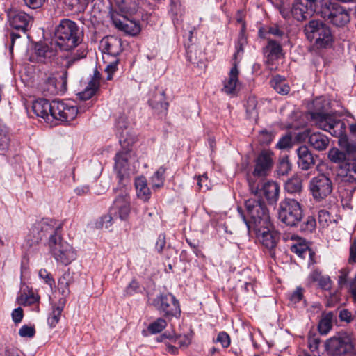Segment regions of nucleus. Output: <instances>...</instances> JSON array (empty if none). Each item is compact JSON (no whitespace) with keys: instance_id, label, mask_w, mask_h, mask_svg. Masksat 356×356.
Here are the masks:
<instances>
[{"instance_id":"nucleus-35","label":"nucleus","mask_w":356,"mask_h":356,"mask_svg":"<svg viewBox=\"0 0 356 356\" xmlns=\"http://www.w3.org/2000/svg\"><path fill=\"white\" fill-rule=\"evenodd\" d=\"M334 314L332 312L323 313L318 325V329L321 334H327L332 327Z\"/></svg>"},{"instance_id":"nucleus-20","label":"nucleus","mask_w":356,"mask_h":356,"mask_svg":"<svg viewBox=\"0 0 356 356\" xmlns=\"http://www.w3.org/2000/svg\"><path fill=\"white\" fill-rule=\"evenodd\" d=\"M237 61H234L232 67L229 73V78L224 81V86L222 91L231 97L236 96L239 89L238 85V74L239 70L238 69Z\"/></svg>"},{"instance_id":"nucleus-14","label":"nucleus","mask_w":356,"mask_h":356,"mask_svg":"<svg viewBox=\"0 0 356 356\" xmlns=\"http://www.w3.org/2000/svg\"><path fill=\"white\" fill-rule=\"evenodd\" d=\"M272 225L267 227H259L258 229H252L257 234V238L261 244L266 247L272 257H275V248L280 239L279 234L271 229Z\"/></svg>"},{"instance_id":"nucleus-58","label":"nucleus","mask_w":356,"mask_h":356,"mask_svg":"<svg viewBox=\"0 0 356 356\" xmlns=\"http://www.w3.org/2000/svg\"><path fill=\"white\" fill-rule=\"evenodd\" d=\"M119 60L118 58H114V60L111 61L106 67L105 72L107 73L106 79L111 80L113 74L117 71Z\"/></svg>"},{"instance_id":"nucleus-46","label":"nucleus","mask_w":356,"mask_h":356,"mask_svg":"<svg viewBox=\"0 0 356 356\" xmlns=\"http://www.w3.org/2000/svg\"><path fill=\"white\" fill-rule=\"evenodd\" d=\"M40 296L32 291H29L28 293H24L18 298L19 302L24 306L38 304Z\"/></svg>"},{"instance_id":"nucleus-29","label":"nucleus","mask_w":356,"mask_h":356,"mask_svg":"<svg viewBox=\"0 0 356 356\" xmlns=\"http://www.w3.org/2000/svg\"><path fill=\"white\" fill-rule=\"evenodd\" d=\"M309 145L317 151H323L330 144L329 138L321 132H314L309 136Z\"/></svg>"},{"instance_id":"nucleus-52","label":"nucleus","mask_w":356,"mask_h":356,"mask_svg":"<svg viewBox=\"0 0 356 356\" xmlns=\"http://www.w3.org/2000/svg\"><path fill=\"white\" fill-rule=\"evenodd\" d=\"M316 222L313 216H308L306 220L300 225V230L305 233H312L316 228Z\"/></svg>"},{"instance_id":"nucleus-64","label":"nucleus","mask_w":356,"mask_h":356,"mask_svg":"<svg viewBox=\"0 0 356 356\" xmlns=\"http://www.w3.org/2000/svg\"><path fill=\"white\" fill-rule=\"evenodd\" d=\"M24 317L23 309L21 307L15 309L12 312V319L15 323H19Z\"/></svg>"},{"instance_id":"nucleus-4","label":"nucleus","mask_w":356,"mask_h":356,"mask_svg":"<svg viewBox=\"0 0 356 356\" xmlns=\"http://www.w3.org/2000/svg\"><path fill=\"white\" fill-rule=\"evenodd\" d=\"M307 38L318 49L332 47L334 37L328 25L319 19L310 20L304 27Z\"/></svg>"},{"instance_id":"nucleus-18","label":"nucleus","mask_w":356,"mask_h":356,"mask_svg":"<svg viewBox=\"0 0 356 356\" xmlns=\"http://www.w3.org/2000/svg\"><path fill=\"white\" fill-rule=\"evenodd\" d=\"M273 154L267 150L261 151L255 159L253 175L255 177H266L271 171L273 164Z\"/></svg>"},{"instance_id":"nucleus-7","label":"nucleus","mask_w":356,"mask_h":356,"mask_svg":"<svg viewBox=\"0 0 356 356\" xmlns=\"http://www.w3.org/2000/svg\"><path fill=\"white\" fill-rule=\"evenodd\" d=\"M47 245L52 256L62 264L68 265L76 259V254L72 246L63 240L61 230L49 240Z\"/></svg>"},{"instance_id":"nucleus-3","label":"nucleus","mask_w":356,"mask_h":356,"mask_svg":"<svg viewBox=\"0 0 356 356\" xmlns=\"http://www.w3.org/2000/svg\"><path fill=\"white\" fill-rule=\"evenodd\" d=\"M62 223L55 219L42 218L32 225L24 245L31 248L37 246L43 238L51 240L56 233L62 229Z\"/></svg>"},{"instance_id":"nucleus-57","label":"nucleus","mask_w":356,"mask_h":356,"mask_svg":"<svg viewBox=\"0 0 356 356\" xmlns=\"http://www.w3.org/2000/svg\"><path fill=\"white\" fill-rule=\"evenodd\" d=\"M213 342L220 343L223 348H227L230 345V337L227 332L222 331L218 334Z\"/></svg>"},{"instance_id":"nucleus-25","label":"nucleus","mask_w":356,"mask_h":356,"mask_svg":"<svg viewBox=\"0 0 356 356\" xmlns=\"http://www.w3.org/2000/svg\"><path fill=\"white\" fill-rule=\"evenodd\" d=\"M115 26L120 30L130 35H136L140 31V24L136 21L129 19V17L123 18L122 20L115 17H112Z\"/></svg>"},{"instance_id":"nucleus-23","label":"nucleus","mask_w":356,"mask_h":356,"mask_svg":"<svg viewBox=\"0 0 356 356\" xmlns=\"http://www.w3.org/2000/svg\"><path fill=\"white\" fill-rule=\"evenodd\" d=\"M263 53L266 58V63L273 65L275 60L281 58L282 47L279 42L268 39V44L263 48Z\"/></svg>"},{"instance_id":"nucleus-62","label":"nucleus","mask_w":356,"mask_h":356,"mask_svg":"<svg viewBox=\"0 0 356 356\" xmlns=\"http://www.w3.org/2000/svg\"><path fill=\"white\" fill-rule=\"evenodd\" d=\"M318 222L322 227L328 225V222L330 221V215L328 211L322 209L318 212Z\"/></svg>"},{"instance_id":"nucleus-33","label":"nucleus","mask_w":356,"mask_h":356,"mask_svg":"<svg viewBox=\"0 0 356 356\" xmlns=\"http://www.w3.org/2000/svg\"><path fill=\"white\" fill-rule=\"evenodd\" d=\"M135 187L138 198L147 202L151 197V192L147 186V180L144 177H139L135 179Z\"/></svg>"},{"instance_id":"nucleus-8","label":"nucleus","mask_w":356,"mask_h":356,"mask_svg":"<svg viewBox=\"0 0 356 356\" xmlns=\"http://www.w3.org/2000/svg\"><path fill=\"white\" fill-rule=\"evenodd\" d=\"M152 305L165 319L179 318L181 309L178 300L172 293H161L152 300Z\"/></svg>"},{"instance_id":"nucleus-28","label":"nucleus","mask_w":356,"mask_h":356,"mask_svg":"<svg viewBox=\"0 0 356 356\" xmlns=\"http://www.w3.org/2000/svg\"><path fill=\"white\" fill-rule=\"evenodd\" d=\"M100 73L95 70L92 79L88 82V86L85 90L79 93V97L81 99L86 100L90 99L98 90L99 86Z\"/></svg>"},{"instance_id":"nucleus-2","label":"nucleus","mask_w":356,"mask_h":356,"mask_svg":"<svg viewBox=\"0 0 356 356\" xmlns=\"http://www.w3.org/2000/svg\"><path fill=\"white\" fill-rule=\"evenodd\" d=\"M81 33L77 24L68 19H62L54 31L51 39L60 50L70 51L81 43Z\"/></svg>"},{"instance_id":"nucleus-41","label":"nucleus","mask_w":356,"mask_h":356,"mask_svg":"<svg viewBox=\"0 0 356 356\" xmlns=\"http://www.w3.org/2000/svg\"><path fill=\"white\" fill-rule=\"evenodd\" d=\"M270 86L279 94L286 95L289 92L290 88L280 76H276L270 81Z\"/></svg>"},{"instance_id":"nucleus-26","label":"nucleus","mask_w":356,"mask_h":356,"mask_svg":"<svg viewBox=\"0 0 356 356\" xmlns=\"http://www.w3.org/2000/svg\"><path fill=\"white\" fill-rule=\"evenodd\" d=\"M53 108V101L49 102L46 99H38L33 102L32 110L38 117L44 120H49Z\"/></svg>"},{"instance_id":"nucleus-30","label":"nucleus","mask_w":356,"mask_h":356,"mask_svg":"<svg viewBox=\"0 0 356 356\" xmlns=\"http://www.w3.org/2000/svg\"><path fill=\"white\" fill-rule=\"evenodd\" d=\"M261 192L269 204H274L278 200L280 187L276 182L267 181L264 184Z\"/></svg>"},{"instance_id":"nucleus-12","label":"nucleus","mask_w":356,"mask_h":356,"mask_svg":"<svg viewBox=\"0 0 356 356\" xmlns=\"http://www.w3.org/2000/svg\"><path fill=\"white\" fill-rule=\"evenodd\" d=\"M67 72L56 76L49 75L42 84V92L44 95H56L63 94L67 90Z\"/></svg>"},{"instance_id":"nucleus-38","label":"nucleus","mask_w":356,"mask_h":356,"mask_svg":"<svg viewBox=\"0 0 356 356\" xmlns=\"http://www.w3.org/2000/svg\"><path fill=\"white\" fill-rule=\"evenodd\" d=\"M10 136L8 127L0 118V151L6 152L10 145Z\"/></svg>"},{"instance_id":"nucleus-55","label":"nucleus","mask_w":356,"mask_h":356,"mask_svg":"<svg viewBox=\"0 0 356 356\" xmlns=\"http://www.w3.org/2000/svg\"><path fill=\"white\" fill-rule=\"evenodd\" d=\"M197 185L200 191H208L211 189V185L208 180V177L206 173L197 177Z\"/></svg>"},{"instance_id":"nucleus-37","label":"nucleus","mask_w":356,"mask_h":356,"mask_svg":"<svg viewBox=\"0 0 356 356\" xmlns=\"http://www.w3.org/2000/svg\"><path fill=\"white\" fill-rule=\"evenodd\" d=\"M136 11V5L135 3H129L127 0H122L118 6V13L123 18L131 17Z\"/></svg>"},{"instance_id":"nucleus-48","label":"nucleus","mask_w":356,"mask_h":356,"mask_svg":"<svg viewBox=\"0 0 356 356\" xmlns=\"http://www.w3.org/2000/svg\"><path fill=\"white\" fill-rule=\"evenodd\" d=\"M167 326V321L164 317L158 318L156 320L151 323L147 330L151 334H156L161 332Z\"/></svg>"},{"instance_id":"nucleus-1","label":"nucleus","mask_w":356,"mask_h":356,"mask_svg":"<svg viewBox=\"0 0 356 356\" xmlns=\"http://www.w3.org/2000/svg\"><path fill=\"white\" fill-rule=\"evenodd\" d=\"M245 206L248 218L241 207H238V212L248 231L271 225L269 211L263 200L256 197L250 198L245 200Z\"/></svg>"},{"instance_id":"nucleus-47","label":"nucleus","mask_w":356,"mask_h":356,"mask_svg":"<svg viewBox=\"0 0 356 356\" xmlns=\"http://www.w3.org/2000/svg\"><path fill=\"white\" fill-rule=\"evenodd\" d=\"M291 170V163L287 156L280 159L277 167V173L279 176H283L289 174Z\"/></svg>"},{"instance_id":"nucleus-51","label":"nucleus","mask_w":356,"mask_h":356,"mask_svg":"<svg viewBox=\"0 0 356 356\" xmlns=\"http://www.w3.org/2000/svg\"><path fill=\"white\" fill-rule=\"evenodd\" d=\"M129 126L127 117L124 115H120L115 121V127L117 131L120 135H122L123 131L127 130Z\"/></svg>"},{"instance_id":"nucleus-5","label":"nucleus","mask_w":356,"mask_h":356,"mask_svg":"<svg viewBox=\"0 0 356 356\" xmlns=\"http://www.w3.org/2000/svg\"><path fill=\"white\" fill-rule=\"evenodd\" d=\"M318 15L325 22L336 26H343L350 21V14L346 8L337 2L325 0L321 4Z\"/></svg>"},{"instance_id":"nucleus-9","label":"nucleus","mask_w":356,"mask_h":356,"mask_svg":"<svg viewBox=\"0 0 356 356\" xmlns=\"http://www.w3.org/2000/svg\"><path fill=\"white\" fill-rule=\"evenodd\" d=\"M325 350L334 356L348 355L354 350L353 338L346 332H339L325 342Z\"/></svg>"},{"instance_id":"nucleus-11","label":"nucleus","mask_w":356,"mask_h":356,"mask_svg":"<svg viewBox=\"0 0 356 356\" xmlns=\"http://www.w3.org/2000/svg\"><path fill=\"white\" fill-rule=\"evenodd\" d=\"M325 0H294L291 14L294 19L302 22L311 17Z\"/></svg>"},{"instance_id":"nucleus-27","label":"nucleus","mask_w":356,"mask_h":356,"mask_svg":"<svg viewBox=\"0 0 356 356\" xmlns=\"http://www.w3.org/2000/svg\"><path fill=\"white\" fill-rule=\"evenodd\" d=\"M310 115L318 128L326 131L330 130L333 116L322 112H311Z\"/></svg>"},{"instance_id":"nucleus-34","label":"nucleus","mask_w":356,"mask_h":356,"mask_svg":"<svg viewBox=\"0 0 356 356\" xmlns=\"http://www.w3.org/2000/svg\"><path fill=\"white\" fill-rule=\"evenodd\" d=\"M149 105L152 108L156 110L159 113L166 112L168 108V102L165 100V92L161 91L159 95H156L152 99L149 100Z\"/></svg>"},{"instance_id":"nucleus-45","label":"nucleus","mask_w":356,"mask_h":356,"mask_svg":"<svg viewBox=\"0 0 356 356\" xmlns=\"http://www.w3.org/2000/svg\"><path fill=\"white\" fill-rule=\"evenodd\" d=\"M166 168L161 166L152 177V187L154 188H159L164 184L165 177L164 174Z\"/></svg>"},{"instance_id":"nucleus-15","label":"nucleus","mask_w":356,"mask_h":356,"mask_svg":"<svg viewBox=\"0 0 356 356\" xmlns=\"http://www.w3.org/2000/svg\"><path fill=\"white\" fill-rule=\"evenodd\" d=\"M8 21L13 29L26 33L31 27L33 19L24 11L11 10L8 13Z\"/></svg>"},{"instance_id":"nucleus-54","label":"nucleus","mask_w":356,"mask_h":356,"mask_svg":"<svg viewBox=\"0 0 356 356\" xmlns=\"http://www.w3.org/2000/svg\"><path fill=\"white\" fill-rule=\"evenodd\" d=\"M39 277L47 284L51 290L56 287L55 280L51 274L46 269H40L38 273Z\"/></svg>"},{"instance_id":"nucleus-13","label":"nucleus","mask_w":356,"mask_h":356,"mask_svg":"<svg viewBox=\"0 0 356 356\" xmlns=\"http://www.w3.org/2000/svg\"><path fill=\"white\" fill-rule=\"evenodd\" d=\"M78 108L76 106L65 103L61 100H53L51 117L56 120L67 122L76 118Z\"/></svg>"},{"instance_id":"nucleus-17","label":"nucleus","mask_w":356,"mask_h":356,"mask_svg":"<svg viewBox=\"0 0 356 356\" xmlns=\"http://www.w3.org/2000/svg\"><path fill=\"white\" fill-rule=\"evenodd\" d=\"M117 197L114 200L113 209L115 211V215H117L121 220H125L129 217L130 213V197L124 188L120 190L115 189Z\"/></svg>"},{"instance_id":"nucleus-40","label":"nucleus","mask_w":356,"mask_h":356,"mask_svg":"<svg viewBox=\"0 0 356 356\" xmlns=\"http://www.w3.org/2000/svg\"><path fill=\"white\" fill-rule=\"evenodd\" d=\"M346 124L342 120L334 118L328 132L334 137L342 138L346 136Z\"/></svg>"},{"instance_id":"nucleus-32","label":"nucleus","mask_w":356,"mask_h":356,"mask_svg":"<svg viewBox=\"0 0 356 356\" xmlns=\"http://www.w3.org/2000/svg\"><path fill=\"white\" fill-rule=\"evenodd\" d=\"M309 280L312 282H317L318 285L323 290H329L331 289V280L328 275H323L318 269L312 271L309 275Z\"/></svg>"},{"instance_id":"nucleus-31","label":"nucleus","mask_w":356,"mask_h":356,"mask_svg":"<svg viewBox=\"0 0 356 356\" xmlns=\"http://www.w3.org/2000/svg\"><path fill=\"white\" fill-rule=\"evenodd\" d=\"M284 191L286 193L300 195L303 191L302 179L298 175H293L284 183Z\"/></svg>"},{"instance_id":"nucleus-61","label":"nucleus","mask_w":356,"mask_h":356,"mask_svg":"<svg viewBox=\"0 0 356 356\" xmlns=\"http://www.w3.org/2000/svg\"><path fill=\"white\" fill-rule=\"evenodd\" d=\"M339 318L341 321L346 322L347 323H351L354 319V316L347 309H342L339 311Z\"/></svg>"},{"instance_id":"nucleus-21","label":"nucleus","mask_w":356,"mask_h":356,"mask_svg":"<svg viewBox=\"0 0 356 356\" xmlns=\"http://www.w3.org/2000/svg\"><path fill=\"white\" fill-rule=\"evenodd\" d=\"M296 152L298 156L297 164L302 170L307 171L315 165V159L312 152L306 145L299 147Z\"/></svg>"},{"instance_id":"nucleus-16","label":"nucleus","mask_w":356,"mask_h":356,"mask_svg":"<svg viewBox=\"0 0 356 356\" xmlns=\"http://www.w3.org/2000/svg\"><path fill=\"white\" fill-rule=\"evenodd\" d=\"M54 41L51 40L50 44L44 42H38L34 46V55L31 61L41 63H51L57 54Z\"/></svg>"},{"instance_id":"nucleus-24","label":"nucleus","mask_w":356,"mask_h":356,"mask_svg":"<svg viewBox=\"0 0 356 356\" xmlns=\"http://www.w3.org/2000/svg\"><path fill=\"white\" fill-rule=\"evenodd\" d=\"M102 44L104 47V52L113 58H116L122 51V40L116 36H107L102 40Z\"/></svg>"},{"instance_id":"nucleus-22","label":"nucleus","mask_w":356,"mask_h":356,"mask_svg":"<svg viewBox=\"0 0 356 356\" xmlns=\"http://www.w3.org/2000/svg\"><path fill=\"white\" fill-rule=\"evenodd\" d=\"M131 157L130 151L128 149H123L116 153L115 160V170L117 171V176L119 179V184L124 186L122 184L124 179V172L129 167V161Z\"/></svg>"},{"instance_id":"nucleus-42","label":"nucleus","mask_w":356,"mask_h":356,"mask_svg":"<svg viewBox=\"0 0 356 356\" xmlns=\"http://www.w3.org/2000/svg\"><path fill=\"white\" fill-rule=\"evenodd\" d=\"M328 158L332 163L339 164V166L344 163L348 159H350V157L346 156L343 152L337 148H332L329 150Z\"/></svg>"},{"instance_id":"nucleus-63","label":"nucleus","mask_w":356,"mask_h":356,"mask_svg":"<svg viewBox=\"0 0 356 356\" xmlns=\"http://www.w3.org/2000/svg\"><path fill=\"white\" fill-rule=\"evenodd\" d=\"M47 0H23L25 6L31 9L41 8Z\"/></svg>"},{"instance_id":"nucleus-59","label":"nucleus","mask_w":356,"mask_h":356,"mask_svg":"<svg viewBox=\"0 0 356 356\" xmlns=\"http://www.w3.org/2000/svg\"><path fill=\"white\" fill-rule=\"evenodd\" d=\"M350 243L348 262L349 264H356V237L351 238Z\"/></svg>"},{"instance_id":"nucleus-56","label":"nucleus","mask_w":356,"mask_h":356,"mask_svg":"<svg viewBox=\"0 0 356 356\" xmlns=\"http://www.w3.org/2000/svg\"><path fill=\"white\" fill-rule=\"evenodd\" d=\"M35 334L34 325H24L19 330V335L24 338H33Z\"/></svg>"},{"instance_id":"nucleus-36","label":"nucleus","mask_w":356,"mask_h":356,"mask_svg":"<svg viewBox=\"0 0 356 356\" xmlns=\"http://www.w3.org/2000/svg\"><path fill=\"white\" fill-rule=\"evenodd\" d=\"M186 56L189 62L200 66L203 63L204 55L201 49H198L195 45L191 44L186 50Z\"/></svg>"},{"instance_id":"nucleus-10","label":"nucleus","mask_w":356,"mask_h":356,"mask_svg":"<svg viewBox=\"0 0 356 356\" xmlns=\"http://www.w3.org/2000/svg\"><path fill=\"white\" fill-rule=\"evenodd\" d=\"M309 188L313 198L319 202L330 195L333 189V184L328 176L325 174H319L310 179Z\"/></svg>"},{"instance_id":"nucleus-39","label":"nucleus","mask_w":356,"mask_h":356,"mask_svg":"<svg viewBox=\"0 0 356 356\" xmlns=\"http://www.w3.org/2000/svg\"><path fill=\"white\" fill-rule=\"evenodd\" d=\"M72 283V276L70 272H65L58 279V287L63 297L70 294L69 286Z\"/></svg>"},{"instance_id":"nucleus-43","label":"nucleus","mask_w":356,"mask_h":356,"mask_svg":"<svg viewBox=\"0 0 356 356\" xmlns=\"http://www.w3.org/2000/svg\"><path fill=\"white\" fill-rule=\"evenodd\" d=\"M63 310V305L52 307V311L47 318V323L51 328L55 327L59 322Z\"/></svg>"},{"instance_id":"nucleus-53","label":"nucleus","mask_w":356,"mask_h":356,"mask_svg":"<svg viewBox=\"0 0 356 356\" xmlns=\"http://www.w3.org/2000/svg\"><path fill=\"white\" fill-rule=\"evenodd\" d=\"M142 287L140 286L138 282L134 279L124 290V293L127 296H132L134 294L141 293Z\"/></svg>"},{"instance_id":"nucleus-6","label":"nucleus","mask_w":356,"mask_h":356,"mask_svg":"<svg viewBox=\"0 0 356 356\" xmlns=\"http://www.w3.org/2000/svg\"><path fill=\"white\" fill-rule=\"evenodd\" d=\"M279 220L286 226L296 227L303 218V210L300 203L291 198L280 202L277 212Z\"/></svg>"},{"instance_id":"nucleus-60","label":"nucleus","mask_w":356,"mask_h":356,"mask_svg":"<svg viewBox=\"0 0 356 356\" xmlns=\"http://www.w3.org/2000/svg\"><path fill=\"white\" fill-rule=\"evenodd\" d=\"M273 136L271 132L262 130L258 136L259 142L262 145H268L273 140Z\"/></svg>"},{"instance_id":"nucleus-44","label":"nucleus","mask_w":356,"mask_h":356,"mask_svg":"<svg viewBox=\"0 0 356 356\" xmlns=\"http://www.w3.org/2000/svg\"><path fill=\"white\" fill-rule=\"evenodd\" d=\"M87 55V48L84 44H81L79 47L76 51L72 54L67 60L66 66L70 67L75 62L84 58Z\"/></svg>"},{"instance_id":"nucleus-50","label":"nucleus","mask_w":356,"mask_h":356,"mask_svg":"<svg viewBox=\"0 0 356 356\" xmlns=\"http://www.w3.org/2000/svg\"><path fill=\"white\" fill-rule=\"evenodd\" d=\"M267 34H271L275 36L281 37L284 35V32L277 26H270L268 28L267 31L264 29H259V35L261 38H266L268 40V38H267Z\"/></svg>"},{"instance_id":"nucleus-19","label":"nucleus","mask_w":356,"mask_h":356,"mask_svg":"<svg viewBox=\"0 0 356 356\" xmlns=\"http://www.w3.org/2000/svg\"><path fill=\"white\" fill-rule=\"evenodd\" d=\"M337 176L341 182L356 184V159L350 158L338 168Z\"/></svg>"},{"instance_id":"nucleus-49","label":"nucleus","mask_w":356,"mask_h":356,"mask_svg":"<svg viewBox=\"0 0 356 356\" xmlns=\"http://www.w3.org/2000/svg\"><path fill=\"white\" fill-rule=\"evenodd\" d=\"M170 14L172 15L173 20L178 16L183 15L184 8L181 5L180 0H170Z\"/></svg>"}]
</instances>
